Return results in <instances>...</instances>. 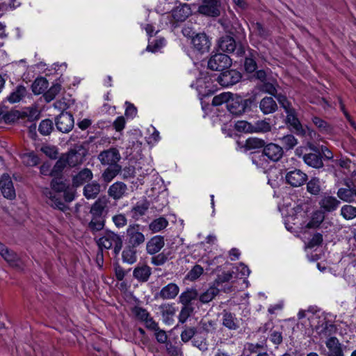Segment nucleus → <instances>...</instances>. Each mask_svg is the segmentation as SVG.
<instances>
[{"label":"nucleus","instance_id":"a19ab883","mask_svg":"<svg viewBox=\"0 0 356 356\" xmlns=\"http://www.w3.org/2000/svg\"><path fill=\"white\" fill-rule=\"evenodd\" d=\"M219 293V289L216 286H211L206 291L201 293L198 298L203 304L211 302Z\"/></svg>","mask_w":356,"mask_h":356},{"label":"nucleus","instance_id":"b1692460","mask_svg":"<svg viewBox=\"0 0 356 356\" xmlns=\"http://www.w3.org/2000/svg\"><path fill=\"white\" fill-rule=\"evenodd\" d=\"M339 204L340 201L335 197L330 195H325L319 201L321 208L327 212L335 211L339 207Z\"/></svg>","mask_w":356,"mask_h":356},{"label":"nucleus","instance_id":"6e6552de","mask_svg":"<svg viewBox=\"0 0 356 356\" xmlns=\"http://www.w3.org/2000/svg\"><path fill=\"white\" fill-rule=\"evenodd\" d=\"M200 14L217 17L220 15V3L218 0H203V3L198 8Z\"/></svg>","mask_w":356,"mask_h":356},{"label":"nucleus","instance_id":"69168bd1","mask_svg":"<svg viewBox=\"0 0 356 356\" xmlns=\"http://www.w3.org/2000/svg\"><path fill=\"white\" fill-rule=\"evenodd\" d=\"M192 343L194 346L197 347L199 350L202 351L207 350L208 348L207 343L206 342V339L202 337H200L197 334H195Z\"/></svg>","mask_w":356,"mask_h":356},{"label":"nucleus","instance_id":"dca6fc26","mask_svg":"<svg viewBox=\"0 0 356 356\" xmlns=\"http://www.w3.org/2000/svg\"><path fill=\"white\" fill-rule=\"evenodd\" d=\"M194 48L200 53H204L209 50L211 42L205 33L196 34L191 41Z\"/></svg>","mask_w":356,"mask_h":356},{"label":"nucleus","instance_id":"4468645a","mask_svg":"<svg viewBox=\"0 0 356 356\" xmlns=\"http://www.w3.org/2000/svg\"><path fill=\"white\" fill-rule=\"evenodd\" d=\"M0 254L8 264L17 268H21L22 261L15 252L9 250L0 242Z\"/></svg>","mask_w":356,"mask_h":356},{"label":"nucleus","instance_id":"de8ad7c7","mask_svg":"<svg viewBox=\"0 0 356 356\" xmlns=\"http://www.w3.org/2000/svg\"><path fill=\"white\" fill-rule=\"evenodd\" d=\"M147 329L154 331V336L157 342L160 343H165L168 341V335L165 331L161 330L156 322V325H152V328Z\"/></svg>","mask_w":356,"mask_h":356},{"label":"nucleus","instance_id":"3c124183","mask_svg":"<svg viewBox=\"0 0 356 356\" xmlns=\"http://www.w3.org/2000/svg\"><path fill=\"white\" fill-rule=\"evenodd\" d=\"M233 96V94L231 92H222L218 95H216L212 100V105L213 106H220L224 103L227 104V102L229 101L230 98Z\"/></svg>","mask_w":356,"mask_h":356},{"label":"nucleus","instance_id":"4be33fe9","mask_svg":"<svg viewBox=\"0 0 356 356\" xmlns=\"http://www.w3.org/2000/svg\"><path fill=\"white\" fill-rule=\"evenodd\" d=\"M108 202L106 196H102L97 199L90 208V213L91 216L104 217V213L108 207Z\"/></svg>","mask_w":356,"mask_h":356},{"label":"nucleus","instance_id":"393cba45","mask_svg":"<svg viewBox=\"0 0 356 356\" xmlns=\"http://www.w3.org/2000/svg\"><path fill=\"white\" fill-rule=\"evenodd\" d=\"M93 177L92 171L88 168H83L72 178V185L79 187L90 181Z\"/></svg>","mask_w":356,"mask_h":356},{"label":"nucleus","instance_id":"a211bd4d","mask_svg":"<svg viewBox=\"0 0 356 356\" xmlns=\"http://www.w3.org/2000/svg\"><path fill=\"white\" fill-rule=\"evenodd\" d=\"M346 188H339L337 195L343 202L351 203L355 202L356 197V187H351L348 181H346Z\"/></svg>","mask_w":356,"mask_h":356},{"label":"nucleus","instance_id":"49530a36","mask_svg":"<svg viewBox=\"0 0 356 356\" xmlns=\"http://www.w3.org/2000/svg\"><path fill=\"white\" fill-rule=\"evenodd\" d=\"M168 225V220L163 217L154 220L149 225V229L154 232H159L165 229Z\"/></svg>","mask_w":356,"mask_h":356},{"label":"nucleus","instance_id":"37998d69","mask_svg":"<svg viewBox=\"0 0 356 356\" xmlns=\"http://www.w3.org/2000/svg\"><path fill=\"white\" fill-rule=\"evenodd\" d=\"M49 83L46 79L43 77L36 79L32 83V91L35 95L43 93L48 88Z\"/></svg>","mask_w":356,"mask_h":356},{"label":"nucleus","instance_id":"f704fd0d","mask_svg":"<svg viewBox=\"0 0 356 356\" xmlns=\"http://www.w3.org/2000/svg\"><path fill=\"white\" fill-rule=\"evenodd\" d=\"M120 165H109L102 173V177L104 182H111L121 171Z\"/></svg>","mask_w":356,"mask_h":356},{"label":"nucleus","instance_id":"72a5a7b5","mask_svg":"<svg viewBox=\"0 0 356 356\" xmlns=\"http://www.w3.org/2000/svg\"><path fill=\"white\" fill-rule=\"evenodd\" d=\"M149 207V204L146 200L138 202L131 209L132 217L136 220L138 219L146 213Z\"/></svg>","mask_w":356,"mask_h":356},{"label":"nucleus","instance_id":"79ce46f5","mask_svg":"<svg viewBox=\"0 0 356 356\" xmlns=\"http://www.w3.org/2000/svg\"><path fill=\"white\" fill-rule=\"evenodd\" d=\"M312 122L318 129L319 131L323 134H331L333 131V127L331 124L318 117H313Z\"/></svg>","mask_w":356,"mask_h":356},{"label":"nucleus","instance_id":"2f4dec72","mask_svg":"<svg viewBox=\"0 0 356 356\" xmlns=\"http://www.w3.org/2000/svg\"><path fill=\"white\" fill-rule=\"evenodd\" d=\"M151 274V268L147 265L138 266L133 272L134 277L140 282H147Z\"/></svg>","mask_w":356,"mask_h":356},{"label":"nucleus","instance_id":"e433bc0d","mask_svg":"<svg viewBox=\"0 0 356 356\" xmlns=\"http://www.w3.org/2000/svg\"><path fill=\"white\" fill-rule=\"evenodd\" d=\"M22 162L26 166H35L40 162L39 157L34 152H27L19 155Z\"/></svg>","mask_w":356,"mask_h":356},{"label":"nucleus","instance_id":"aec40b11","mask_svg":"<svg viewBox=\"0 0 356 356\" xmlns=\"http://www.w3.org/2000/svg\"><path fill=\"white\" fill-rule=\"evenodd\" d=\"M191 13L190 6L184 3L172 10L170 16L173 18L175 22H184L188 17Z\"/></svg>","mask_w":356,"mask_h":356},{"label":"nucleus","instance_id":"603ef678","mask_svg":"<svg viewBox=\"0 0 356 356\" xmlns=\"http://www.w3.org/2000/svg\"><path fill=\"white\" fill-rule=\"evenodd\" d=\"M286 113L287 114L286 120L288 123H289L294 129L299 130V129L301 128V124L296 116L295 109L293 108L286 111Z\"/></svg>","mask_w":356,"mask_h":356},{"label":"nucleus","instance_id":"0eeeda50","mask_svg":"<svg viewBox=\"0 0 356 356\" xmlns=\"http://www.w3.org/2000/svg\"><path fill=\"white\" fill-rule=\"evenodd\" d=\"M74 118L72 114L62 112L56 119V126L60 131L67 133L74 127Z\"/></svg>","mask_w":356,"mask_h":356},{"label":"nucleus","instance_id":"13d9d810","mask_svg":"<svg viewBox=\"0 0 356 356\" xmlns=\"http://www.w3.org/2000/svg\"><path fill=\"white\" fill-rule=\"evenodd\" d=\"M204 269L200 265H195L193 268L188 273L186 277L191 281H195L197 280L203 273Z\"/></svg>","mask_w":356,"mask_h":356},{"label":"nucleus","instance_id":"20e7f679","mask_svg":"<svg viewBox=\"0 0 356 356\" xmlns=\"http://www.w3.org/2000/svg\"><path fill=\"white\" fill-rule=\"evenodd\" d=\"M232 65V60L226 54H216L212 56L208 61L209 69L216 71H222L229 68Z\"/></svg>","mask_w":356,"mask_h":356},{"label":"nucleus","instance_id":"1a4fd4ad","mask_svg":"<svg viewBox=\"0 0 356 356\" xmlns=\"http://www.w3.org/2000/svg\"><path fill=\"white\" fill-rule=\"evenodd\" d=\"M241 79V75L238 72L228 70L220 74L217 78V81L223 87H229L238 83Z\"/></svg>","mask_w":356,"mask_h":356},{"label":"nucleus","instance_id":"0e129e2a","mask_svg":"<svg viewBox=\"0 0 356 356\" xmlns=\"http://www.w3.org/2000/svg\"><path fill=\"white\" fill-rule=\"evenodd\" d=\"M193 307L190 305H183L181 311L179 314V321L181 323H184L186 321L188 317L191 316L193 312Z\"/></svg>","mask_w":356,"mask_h":356},{"label":"nucleus","instance_id":"9b49d317","mask_svg":"<svg viewBox=\"0 0 356 356\" xmlns=\"http://www.w3.org/2000/svg\"><path fill=\"white\" fill-rule=\"evenodd\" d=\"M0 189L5 198L8 200H13L15 198V190L11 178L8 174H3L0 177Z\"/></svg>","mask_w":356,"mask_h":356},{"label":"nucleus","instance_id":"f257e3e1","mask_svg":"<svg viewBox=\"0 0 356 356\" xmlns=\"http://www.w3.org/2000/svg\"><path fill=\"white\" fill-rule=\"evenodd\" d=\"M51 188H45L42 192L47 198V204L60 211H65L67 207L62 201L60 193L65 192L68 186L61 179H55L51 181Z\"/></svg>","mask_w":356,"mask_h":356},{"label":"nucleus","instance_id":"ddd939ff","mask_svg":"<svg viewBox=\"0 0 356 356\" xmlns=\"http://www.w3.org/2000/svg\"><path fill=\"white\" fill-rule=\"evenodd\" d=\"M286 181L293 187H299L307 180V175L299 169L289 171L286 175Z\"/></svg>","mask_w":356,"mask_h":356},{"label":"nucleus","instance_id":"473e14b6","mask_svg":"<svg viewBox=\"0 0 356 356\" xmlns=\"http://www.w3.org/2000/svg\"><path fill=\"white\" fill-rule=\"evenodd\" d=\"M101 186L96 181L86 184L83 188V195L88 200L95 199L100 193Z\"/></svg>","mask_w":356,"mask_h":356},{"label":"nucleus","instance_id":"338daca9","mask_svg":"<svg viewBox=\"0 0 356 356\" xmlns=\"http://www.w3.org/2000/svg\"><path fill=\"white\" fill-rule=\"evenodd\" d=\"M195 334L196 329L195 327H186L181 333V339L184 343L188 342L194 337Z\"/></svg>","mask_w":356,"mask_h":356},{"label":"nucleus","instance_id":"680f3d73","mask_svg":"<svg viewBox=\"0 0 356 356\" xmlns=\"http://www.w3.org/2000/svg\"><path fill=\"white\" fill-rule=\"evenodd\" d=\"M165 40L163 38L150 41L147 47V50L156 52L165 45Z\"/></svg>","mask_w":356,"mask_h":356},{"label":"nucleus","instance_id":"cd10ccee","mask_svg":"<svg viewBox=\"0 0 356 356\" xmlns=\"http://www.w3.org/2000/svg\"><path fill=\"white\" fill-rule=\"evenodd\" d=\"M259 108L264 114L268 115L275 112L277 109V105L273 97H265L261 100Z\"/></svg>","mask_w":356,"mask_h":356},{"label":"nucleus","instance_id":"4c0bfd02","mask_svg":"<svg viewBox=\"0 0 356 356\" xmlns=\"http://www.w3.org/2000/svg\"><path fill=\"white\" fill-rule=\"evenodd\" d=\"M136 248L130 246L129 245L124 248L122 253V261L124 262H126L129 264H133L136 261L137 257Z\"/></svg>","mask_w":356,"mask_h":356},{"label":"nucleus","instance_id":"9d476101","mask_svg":"<svg viewBox=\"0 0 356 356\" xmlns=\"http://www.w3.org/2000/svg\"><path fill=\"white\" fill-rule=\"evenodd\" d=\"M98 159L102 165H118L117 163L120 160L121 156L119 151L115 148H111L109 149L102 152Z\"/></svg>","mask_w":356,"mask_h":356},{"label":"nucleus","instance_id":"774afa93","mask_svg":"<svg viewBox=\"0 0 356 356\" xmlns=\"http://www.w3.org/2000/svg\"><path fill=\"white\" fill-rule=\"evenodd\" d=\"M23 114L30 121H33V120L38 119L39 115H40V113L35 107L26 108L23 111Z\"/></svg>","mask_w":356,"mask_h":356},{"label":"nucleus","instance_id":"7c9ffc66","mask_svg":"<svg viewBox=\"0 0 356 356\" xmlns=\"http://www.w3.org/2000/svg\"><path fill=\"white\" fill-rule=\"evenodd\" d=\"M304 162L309 166L314 168H321L323 166L322 158L315 153L305 154L303 157Z\"/></svg>","mask_w":356,"mask_h":356},{"label":"nucleus","instance_id":"c756f323","mask_svg":"<svg viewBox=\"0 0 356 356\" xmlns=\"http://www.w3.org/2000/svg\"><path fill=\"white\" fill-rule=\"evenodd\" d=\"M28 94V91L24 86H17L13 91L6 97L7 100L15 104L22 101Z\"/></svg>","mask_w":356,"mask_h":356},{"label":"nucleus","instance_id":"4d7b16f0","mask_svg":"<svg viewBox=\"0 0 356 356\" xmlns=\"http://www.w3.org/2000/svg\"><path fill=\"white\" fill-rule=\"evenodd\" d=\"M53 129V123L51 120L46 119L42 120L38 130L42 135L47 136L51 134Z\"/></svg>","mask_w":356,"mask_h":356},{"label":"nucleus","instance_id":"c03bdc74","mask_svg":"<svg viewBox=\"0 0 356 356\" xmlns=\"http://www.w3.org/2000/svg\"><path fill=\"white\" fill-rule=\"evenodd\" d=\"M172 258L171 252L164 250L162 252L153 256L151 258V263L154 266H161Z\"/></svg>","mask_w":356,"mask_h":356},{"label":"nucleus","instance_id":"bb28decb","mask_svg":"<svg viewBox=\"0 0 356 356\" xmlns=\"http://www.w3.org/2000/svg\"><path fill=\"white\" fill-rule=\"evenodd\" d=\"M199 296L197 289L194 288H188L183 291L179 296V302L182 305H190V304L197 299Z\"/></svg>","mask_w":356,"mask_h":356},{"label":"nucleus","instance_id":"7ed1b4c3","mask_svg":"<svg viewBox=\"0 0 356 356\" xmlns=\"http://www.w3.org/2000/svg\"><path fill=\"white\" fill-rule=\"evenodd\" d=\"M127 240L128 245L137 248L143 244L145 235L141 232L140 226L138 224L130 225L127 229Z\"/></svg>","mask_w":356,"mask_h":356},{"label":"nucleus","instance_id":"a878e982","mask_svg":"<svg viewBox=\"0 0 356 356\" xmlns=\"http://www.w3.org/2000/svg\"><path fill=\"white\" fill-rule=\"evenodd\" d=\"M222 324L231 330H236L240 326L239 321L236 317V315L227 311H223L222 312Z\"/></svg>","mask_w":356,"mask_h":356},{"label":"nucleus","instance_id":"f8f14e48","mask_svg":"<svg viewBox=\"0 0 356 356\" xmlns=\"http://www.w3.org/2000/svg\"><path fill=\"white\" fill-rule=\"evenodd\" d=\"M131 313L137 320L145 323L146 328H152V325H156V321L147 309L135 306L131 309Z\"/></svg>","mask_w":356,"mask_h":356},{"label":"nucleus","instance_id":"052dcab7","mask_svg":"<svg viewBox=\"0 0 356 356\" xmlns=\"http://www.w3.org/2000/svg\"><path fill=\"white\" fill-rule=\"evenodd\" d=\"M282 144L286 149H291L293 148L297 144L298 140L293 135H286L280 138Z\"/></svg>","mask_w":356,"mask_h":356},{"label":"nucleus","instance_id":"5fc2aeb1","mask_svg":"<svg viewBox=\"0 0 356 356\" xmlns=\"http://www.w3.org/2000/svg\"><path fill=\"white\" fill-rule=\"evenodd\" d=\"M61 89V86L58 83L53 85L44 94V97L47 102L53 100L56 96L59 93Z\"/></svg>","mask_w":356,"mask_h":356},{"label":"nucleus","instance_id":"58836bf2","mask_svg":"<svg viewBox=\"0 0 356 356\" xmlns=\"http://www.w3.org/2000/svg\"><path fill=\"white\" fill-rule=\"evenodd\" d=\"M325 218L324 212L321 210L315 211L312 213L309 222L307 224L306 227L309 229L318 227Z\"/></svg>","mask_w":356,"mask_h":356},{"label":"nucleus","instance_id":"423d86ee","mask_svg":"<svg viewBox=\"0 0 356 356\" xmlns=\"http://www.w3.org/2000/svg\"><path fill=\"white\" fill-rule=\"evenodd\" d=\"M249 103L248 99H243L240 97H234L232 96L227 102V108L233 115H241L245 113Z\"/></svg>","mask_w":356,"mask_h":356},{"label":"nucleus","instance_id":"09e8293b","mask_svg":"<svg viewBox=\"0 0 356 356\" xmlns=\"http://www.w3.org/2000/svg\"><path fill=\"white\" fill-rule=\"evenodd\" d=\"M265 141L258 138H249L246 140L245 147L247 149H259L264 147Z\"/></svg>","mask_w":356,"mask_h":356},{"label":"nucleus","instance_id":"6ab92c4d","mask_svg":"<svg viewBox=\"0 0 356 356\" xmlns=\"http://www.w3.org/2000/svg\"><path fill=\"white\" fill-rule=\"evenodd\" d=\"M127 189V186L124 183L116 181L108 188V195L115 200H118L125 195Z\"/></svg>","mask_w":356,"mask_h":356},{"label":"nucleus","instance_id":"c9c22d12","mask_svg":"<svg viewBox=\"0 0 356 356\" xmlns=\"http://www.w3.org/2000/svg\"><path fill=\"white\" fill-rule=\"evenodd\" d=\"M211 79L205 76L200 78L197 81V90L200 94L204 96L212 94L213 90L211 88Z\"/></svg>","mask_w":356,"mask_h":356},{"label":"nucleus","instance_id":"8fccbe9b","mask_svg":"<svg viewBox=\"0 0 356 356\" xmlns=\"http://www.w3.org/2000/svg\"><path fill=\"white\" fill-rule=\"evenodd\" d=\"M341 215L346 220H352L356 217V207L350 204L343 205L341 209Z\"/></svg>","mask_w":356,"mask_h":356},{"label":"nucleus","instance_id":"e2e57ef3","mask_svg":"<svg viewBox=\"0 0 356 356\" xmlns=\"http://www.w3.org/2000/svg\"><path fill=\"white\" fill-rule=\"evenodd\" d=\"M235 128L238 131H243L245 133H253V124L250 123L247 121H238L235 124Z\"/></svg>","mask_w":356,"mask_h":356},{"label":"nucleus","instance_id":"412c9836","mask_svg":"<svg viewBox=\"0 0 356 356\" xmlns=\"http://www.w3.org/2000/svg\"><path fill=\"white\" fill-rule=\"evenodd\" d=\"M164 238L157 235L151 238L146 244V251L149 254L158 253L164 246Z\"/></svg>","mask_w":356,"mask_h":356},{"label":"nucleus","instance_id":"ea45409f","mask_svg":"<svg viewBox=\"0 0 356 356\" xmlns=\"http://www.w3.org/2000/svg\"><path fill=\"white\" fill-rule=\"evenodd\" d=\"M104 226V217H96L95 216H92V219L90 222L88 223V227L91 232L95 233L97 232L102 230Z\"/></svg>","mask_w":356,"mask_h":356},{"label":"nucleus","instance_id":"a18cd8bd","mask_svg":"<svg viewBox=\"0 0 356 356\" xmlns=\"http://www.w3.org/2000/svg\"><path fill=\"white\" fill-rule=\"evenodd\" d=\"M64 155L70 167H74L82 162L83 156L77 152L71 151Z\"/></svg>","mask_w":356,"mask_h":356},{"label":"nucleus","instance_id":"2eb2a0df","mask_svg":"<svg viewBox=\"0 0 356 356\" xmlns=\"http://www.w3.org/2000/svg\"><path fill=\"white\" fill-rule=\"evenodd\" d=\"M179 293V287L175 283H169L163 286L161 291L155 295L156 298L163 300L175 299Z\"/></svg>","mask_w":356,"mask_h":356},{"label":"nucleus","instance_id":"864d4df0","mask_svg":"<svg viewBox=\"0 0 356 356\" xmlns=\"http://www.w3.org/2000/svg\"><path fill=\"white\" fill-rule=\"evenodd\" d=\"M307 191L313 195H318L321 191L320 180L318 178L311 179L307 184Z\"/></svg>","mask_w":356,"mask_h":356},{"label":"nucleus","instance_id":"39448f33","mask_svg":"<svg viewBox=\"0 0 356 356\" xmlns=\"http://www.w3.org/2000/svg\"><path fill=\"white\" fill-rule=\"evenodd\" d=\"M219 48L221 51L227 53H234L238 56H242L245 54L244 47L240 45L237 47L235 40L234 38L229 35H225L220 38L218 42Z\"/></svg>","mask_w":356,"mask_h":356},{"label":"nucleus","instance_id":"c85d7f7f","mask_svg":"<svg viewBox=\"0 0 356 356\" xmlns=\"http://www.w3.org/2000/svg\"><path fill=\"white\" fill-rule=\"evenodd\" d=\"M326 346L329 350L328 356H343L341 343L336 337L329 338L326 343Z\"/></svg>","mask_w":356,"mask_h":356},{"label":"nucleus","instance_id":"6e6d98bb","mask_svg":"<svg viewBox=\"0 0 356 356\" xmlns=\"http://www.w3.org/2000/svg\"><path fill=\"white\" fill-rule=\"evenodd\" d=\"M270 129V123L266 120H258L253 124V133L268 132Z\"/></svg>","mask_w":356,"mask_h":356},{"label":"nucleus","instance_id":"bf43d9fd","mask_svg":"<svg viewBox=\"0 0 356 356\" xmlns=\"http://www.w3.org/2000/svg\"><path fill=\"white\" fill-rule=\"evenodd\" d=\"M67 165H68L67 162L65 161V155H63L54 165L51 171V175L54 176L59 174Z\"/></svg>","mask_w":356,"mask_h":356},{"label":"nucleus","instance_id":"5701e85b","mask_svg":"<svg viewBox=\"0 0 356 356\" xmlns=\"http://www.w3.org/2000/svg\"><path fill=\"white\" fill-rule=\"evenodd\" d=\"M161 313L163 321L167 325H172L174 322V316L177 309L174 304L165 303L159 307Z\"/></svg>","mask_w":356,"mask_h":356},{"label":"nucleus","instance_id":"f03ea898","mask_svg":"<svg viewBox=\"0 0 356 356\" xmlns=\"http://www.w3.org/2000/svg\"><path fill=\"white\" fill-rule=\"evenodd\" d=\"M97 244L100 249H111L113 248L115 254H119L122 247V238L118 234L106 231L104 235L99 238Z\"/></svg>","mask_w":356,"mask_h":356},{"label":"nucleus","instance_id":"f3484780","mask_svg":"<svg viewBox=\"0 0 356 356\" xmlns=\"http://www.w3.org/2000/svg\"><path fill=\"white\" fill-rule=\"evenodd\" d=\"M283 153L282 147L275 143L268 144L263 149V154L273 161H279L282 157Z\"/></svg>","mask_w":356,"mask_h":356}]
</instances>
